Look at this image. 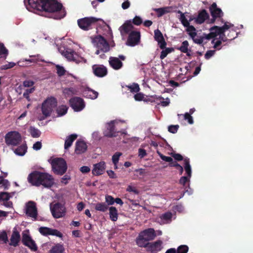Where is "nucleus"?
<instances>
[{
    "mask_svg": "<svg viewBox=\"0 0 253 253\" xmlns=\"http://www.w3.org/2000/svg\"><path fill=\"white\" fill-rule=\"evenodd\" d=\"M134 28L131 20H127L119 29L122 36L128 35L126 44L131 47L138 45L141 41V35L140 31L134 30Z\"/></svg>",
    "mask_w": 253,
    "mask_h": 253,
    "instance_id": "obj_1",
    "label": "nucleus"
},
{
    "mask_svg": "<svg viewBox=\"0 0 253 253\" xmlns=\"http://www.w3.org/2000/svg\"><path fill=\"white\" fill-rule=\"evenodd\" d=\"M28 180L33 185L39 186L42 185L47 188L50 187L54 183V179L51 175L37 171L28 175Z\"/></svg>",
    "mask_w": 253,
    "mask_h": 253,
    "instance_id": "obj_2",
    "label": "nucleus"
},
{
    "mask_svg": "<svg viewBox=\"0 0 253 253\" xmlns=\"http://www.w3.org/2000/svg\"><path fill=\"white\" fill-rule=\"evenodd\" d=\"M43 9L41 12L45 13H56L54 19H61L65 16V12L62 9V5L55 0H44Z\"/></svg>",
    "mask_w": 253,
    "mask_h": 253,
    "instance_id": "obj_3",
    "label": "nucleus"
},
{
    "mask_svg": "<svg viewBox=\"0 0 253 253\" xmlns=\"http://www.w3.org/2000/svg\"><path fill=\"white\" fill-rule=\"evenodd\" d=\"M156 236L154 228H149L140 232L136 239V245L139 247L146 248L149 241H152Z\"/></svg>",
    "mask_w": 253,
    "mask_h": 253,
    "instance_id": "obj_4",
    "label": "nucleus"
},
{
    "mask_svg": "<svg viewBox=\"0 0 253 253\" xmlns=\"http://www.w3.org/2000/svg\"><path fill=\"white\" fill-rule=\"evenodd\" d=\"M48 162L52 166L53 172L59 175L63 174L67 170V167L65 161L61 158H50Z\"/></svg>",
    "mask_w": 253,
    "mask_h": 253,
    "instance_id": "obj_5",
    "label": "nucleus"
},
{
    "mask_svg": "<svg viewBox=\"0 0 253 253\" xmlns=\"http://www.w3.org/2000/svg\"><path fill=\"white\" fill-rule=\"evenodd\" d=\"M92 43L98 49L95 52L99 54L100 51L106 52L109 51L110 46L106 40L101 36H97L92 38Z\"/></svg>",
    "mask_w": 253,
    "mask_h": 253,
    "instance_id": "obj_6",
    "label": "nucleus"
},
{
    "mask_svg": "<svg viewBox=\"0 0 253 253\" xmlns=\"http://www.w3.org/2000/svg\"><path fill=\"white\" fill-rule=\"evenodd\" d=\"M125 121L115 120L112 121V137L126 135Z\"/></svg>",
    "mask_w": 253,
    "mask_h": 253,
    "instance_id": "obj_7",
    "label": "nucleus"
},
{
    "mask_svg": "<svg viewBox=\"0 0 253 253\" xmlns=\"http://www.w3.org/2000/svg\"><path fill=\"white\" fill-rule=\"evenodd\" d=\"M56 105V100L53 97H48L44 100L42 105V111L44 117L49 116Z\"/></svg>",
    "mask_w": 253,
    "mask_h": 253,
    "instance_id": "obj_8",
    "label": "nucleus"
},
{
    "mask_svg": "<svg viewBox=\"0 0 253 253\" xmlns=\"http://www.w3.org/2000/svg\"><path fill=\"white\" fill-rule=\"evenodd\" d=\"M21 137L17 131H11L5 136V142L7 145H16L21 141Z\"/></svg>",
    "mask_w": 253,
    "mask_h": 253,
    "instance_id": "obj_9",
    "label": "nucleus"
},
{
    "mask_svg": "<svg viewBox=\"0 0 253 253\" xmlns=\"http://www.w3.org/2000/svg\"><path fill=\"white\" fill-rule=\"evenodd\" d=\"M99 19L93 17H85L78 20V24L80 28L84 30H88L90 26L98 21Z\"/></svg>",
    "mask_w": 253,
    "mask_h": 253,
    "instance_id": "obj_10",
    "label": "nucleus"
},
{
    "mask_svg": "<svg viewBox=\"0 0 253 253\" xmlns=\"http://www.w3.org/2000/svg\"><path fill=\"white\" fill-rule=\"evenodd\" d=\"M52 215L54 218H59L63 216L65 212V208L59 203H56L53 206H50Z\"/></svg>",
    "mask_w": 253,
    "mask_h": 253,
    "instance_id": "obj_11",
    "label": "nucleus"
},
{
    "mask_svg": "<svg viewBox=\"0 0 253 253\" xmlns=\"http://www.w3.org/2000/svg\"><path fill=\"white\" fill-rule=\"evenodd\" d=\"M215 35L210 32L209 34H203L201 36H198L197 35V33H192L190 34V37L193 40L194 42L201 44L206 40H210V39H213V37Z\"/></svg>",
    "mask_w": 253,
    "mask_h": 253,
    "instance_id": "obj_12",
    "label": "nucleus"
},
{
    "mask_svg": "<svg viewBox=\"0 0 253 253\" xmlns=\"http://www.w3.org/2000/svg\"><path fill=\"white\" fill-rule=\"evenodd\" d=\"M70 104L73 109L76 112L82 111L85 107V103L83 99L75 97L70 100Z\"/></svg>",
    "mask_w": 253,
    "mask_h": 253,
    "instance_id": "obj_13",
    "label": "nucleus"
},
{
    "mask_svg": "<svg viewBox=\"0 0 253 253\" xmlns=\"http://www.w3.org/2000/svg\"><path fill=\"white\" fill-rule=\"evenodd\" d=\"M15 192L7 193L1 192L0 193V204L6 208H12V203L9 201L10 198L12 197Z\"/></svg>",
    "mask_w": 253,
    "mask_h": 253,
    "instance_id": "obj_14",
    "label": "nucleus"
},
{
    "mask_svg": "<svg viewBox=\"0 0 253 253\" xmlns=\"http://www.w3.org/2000/svg\"><path fill=\"white\" fill-rule=\"evenodd\" d=\"M39 231L43 236L52 235L59 238H62L63 237L62 234L58 230L47 227H40L39 228Z\"/></svg>",
    "mask_w": 253,
    "mask_h": 253,
    "instance_id": "obj_15",
    "label": "nucleus"
},
{
    "mask_svg": "<svg viewBox=\"0 0 253 253\" xmlns=\"http://www.w3.org/2000/svg\"><path fill=\"white\" fill-rule=\"evenodd\" d=\"M26 213L28 216L34 218V220L37 219L38 211L35 203L30 201L26 204Z\"/></svg>",
    "mask_w": 253,
    "mask_h": 253,
    "instance_id": "obj_16",
    "label": "nucleus"
},
{
    "mask_svg": "<svg viewBox=\"0 0 253 253\" xmlns=\"http://www.w3.org/2000/svg\"><path fill=\"white\" fill-rule=\"evenodd\" d=\"M59 50L62 55H63L67 60L69 61H73L77 63L78 61H80V60L78 59V55L72 49L66 48L64 49L63 50L60 49Z\"/></svg>",
    "mask_w": 253,
    "mask_h": 253,
    "instance_id": "obj_17",
    "label": "nucleus"
},
{
    "mask_svg": "<svg viewBox=\"0 0 253 253\" xmlns=\"http://www.w3.org/2000/svg\"><path fill=\"white\" fill-rule=\"evenodd\" d=\"M154 39L158 42L160 49H164L167 45L164 36L161 31L157 29L154 31Z\"/></svg>",
    "mask_w": 253,
    "mask_h": 253,
    "instance_id": "obj_18",
    "label": "nucleus"
},
{
    "mask_svg": "<svg viewBox=\"0 0 253 253\" xmlns=\"http://www.w3.org/2000/svg\"><path fill=\"white\" fill-rule=\"evenodd\" d=\"M126 59V57L123 55H119L118 57H113V56H112V68L117 70L121 69L123 66V63L122 61H124Z\"/></svg>",
    "mask_w": 253,
    "mask_h": 253,
    "instance_id": "obj_19",
    "label": "nucleus"
},
{
    "mask_svg": "<svg viewBox=\"0 0 253 253\" xmlns=\"http://www.w3.org/2000/svg\"><path fill=\"white\" fill-rule=\"evenodd\" d=\"M210 12L212 17H216L217 18H222L224 15V13L222 11L221 9L217 7L216 3L213 2L210 6Z\"/></svg>",
    "mask_w": 253,
    "mask_h": 253,
    "instance_id": "obj_20",
    "label": "nucleus"
},
{
    "mask_svg": "<svg viewBox=\"0 0 253 253\" xmlns=\"http://www.w3.org/2000/svg\"><path fill=\"white\" fill-rule=\"evenodd\" d=\"M162 241L157 240L154 242H150L146 248L148 251L152 253L160 252L162 248Z\"/></svg>",
    "mask_w": 253,
    "mask_h": 253,
    "instance_id": "obj_21",
    "label": "nucleus"
},
{
    "mask_svg": "<svg viewBox=\"0 0 253 253\" xmlns=\"http://www.w3.org/2000/svg\"><path fill=\"white\" fill-rule=\"evenodd\" d=\"M106 168L104 162L94 164L92 170V173L94 175H99L103 173Z\"/></svg>",
    "mask_w": 253,
    "mask_h": 253,
    "instance_id": "obj_22",
    "label": "nucleus"
},
{
    "mask_svg": "<svg viewBox=\"0 0 253 253\" xmlns=\"http://www.w3.org/2000/svg\"><path fill=\"white\" fill-rule=\"evenodd\" d=\"M94 74L98 77H102L107 74L106 68L103 65H94L92 66Z\"/></svg>",
    "mask_w": 253,
    "mask_h": 253,
    "instance_id": "obj_23",
    "label": "nucleus"
},
{
    "mask_svg": "<svg viewBox=\"0 0 253 253\" xmlns=\"http://www.w3.org/2000/svg\"><path fill=\"white\" fill-rule=\"evenodd\" d=\"M20 240V235L19 232L17 230L16 228H14L12 231V235L10 239L9 245L13 247L17 246Z\"/></svg>",
    "mask_w": 253,
    "mask_h": 253,
    "instance_id": "obj_24",
    "label": "nucleus"
},
{
    "mask_svg": "<svg viewBox=\"0 0 253 253\" xmlns=\"http://www.w3.org/2000/svg\"><path fill=\"white\" fill-rule=\"evenodd\" d=\"M106 201L107 204L104 203H98L94 204V208L96 210L101 211H105L108 209V205L111 204V196L106 197Z\"/></svg>",
    "mask_w": 253,
    "mask_h": 253,
    "instance_id": "obj_25",
    "label": "nucleus"
},
{
    "mask_svg": "<svg viewBox=\"0 0 253 253\" xmlns=\"http://www.w3.org/2000/svg\"><path fill=\"white\" fill-rule=\"evenodd\" d=\"M209 14L206 9H202L199 12L197 17L195 19L197 24H202L205 22L206 19H209Z\"/></svg>",
    "mask_w": 253,
    "mask_h": 253,
    "instance_id": "obj_26",
    "label": "nucleus"
},
{
    "mask_svg": "<svg viewBox=\"0 0 253 253\" xmlns=\"http://www.w3.org/2000/svg\"><path fill=\"white\" fill-rule=\"evenodd\" d=\"M87 149L86 143L83 141H77L76 143L75 152L80 154L84 153Z\"/></svg>",
    "mask_w": 253,
    "mask_h": 253,
    "instance_id": "obj_27",
    "label": "nucleus"
},
{
    "mask_svg": "<svg viewBox=\"0 0 253 253\" xmlns=\"http://www.w3.org/2000/svg\"><path fill=\"white\" fill-rule=\"evenodd\" d=\"M83 94L87 98L95 99L98 97V93L94 90L88 88L84 90Z\"/></svg>",
    "mask_w": 253,
    "mask_h": 253,
    "instance_id": "obj_28",
    "label": "nucleus"
},
{
    "mask_svg": "<svg viewBox=\"0 0 253 253\" xmlns=\"http://www.w3.org/2000/svg\"><path fill=\"white\" fill-rule=\"evenodd\" d=\"M231 26H233V25H228L226 23H225L222 27H218V26H213L212 27L210 28V31H213L214 30H216L217 34H222L223 33H225L226 30H228L230 28Z\"/></svg>",
    "mask_w": 253,
    "mask_h": 253,
    "instance_id": "obj_29",
    "label": "nucleus"
},
{
    "mask_svg": "<svg viewBox=\"0 0 253 253\" xmlns=\"http://www.w3.org/2000/svg\"><path fill=\"white\" fill-rule=\"evenodd\" d=\"M77 135L75 134H71L68 136L65 142L64 148L68 149L72 144L73 141L77 138Z\"/></svg>",
    "mask_w": 253,
    "mask_h": 253,
    "instance_id": "obj_30",
    "label": "nucleus"
},
{
    "mask_svg": "<svg viewBox=\"0 0 253 253\" xmlns=\"http://www.w3.org/2000/svg\"><path fill=\"white\" fill-rule=\"evenodd\" d=\"M49 253H65V249L62 245L57 244L55 245L54 246L52 247V248L49 251Z\"/></svg>",
    "mask_w": 253,
    "mask_h": 253,
    "instance_id": "obj_31",
    "label": "nucleus"
},
{
    "mask_svg": "<svg viewBox=\"0 0 253 253\" xmlns=\"http://www.w3.org/2000/svg\"><path fill=\"white\" fill-rule=\"evenodd\" d=\"M171 8L169 7L155 8L154 10L157 13V16L160 17L163 16L164 14L169 13Z\"/></svg>",
    "mask_w": 253,
    "mask_h": 253,
    "instance_id": "obj_32",
    "label": "nucleus"
},
{
    "mask_svg": "<svg viewBox=\"0 0 253 253\" xmlns=\"http://www.w3.org/2000/svg\"><path fill=\"white\" fill-rule=\"evenodd\" d=\"M184 168L186 172V174L187 175V176L189 177V178H190L192 176V170H191V167L190 165V162L189 159H185L184 160Z\"/></svg>",
    "mask_w": 253,
    "mask_h": 253,
    "instance_id": "obj_33",
    "label": "nucleus"
},
{
    "mask_svg": "<svg viewBox=\"0 0 253 253\" xmlns=\"http://www.w3.org/2000/svg\"><path fill=\"white\" fill-rule=\"evenodd\" d=\"M162 49V50L160 55V58L161 59H165L169 54L170 53L172 52V51H173V48L170 47L167 48L166 47L165 48Z\"/></svg>",
    "mask_w": 253,
    "mask_h": 253,
    "instance_id": "obj_34",
    "label": "nucleus"
},
{
    "mask_svg": "<svg viewBox=\"0 0 253 253\" xmlns=\"http://www.w3.org/2000/svg\"><path fill=\"white\" fill-rule=\"evenodd\" d=\"M27 151V147L25 145H22L19 147H18L17 148H16L14 152L15 153L19 156H23L25 155Z\"/></svg>",
    "mask_w": 253,
    "mask_h": 253,
    "instance_id": "obj_35",
    "label": "nucleus"
},
{
    "mask_svg": "<svg viewBox=\"0 0 253 253\" xmlns=\"http://www.w3.org/2000/svg\"><path fill=\"white\" fill-rule=\"evenodd\" d=\"M211 33H213L214 35L213 36V38H215L217 37V35H219V40H221V42L223 41V42H225V41H227L229 40L228 38L227 37V35L225 34V33H223L222 34H217L216 33V30H214L213 31H210Z\"/></svg>",
    "mask_w": 253,
    "mask_h": 253,
    "instance_id": "obj_36",
    "label": "nucleus"
},
{
    "mask_svg": "<svg viewBox=\"0 0 253 253\" xmlns=\"http://www.w3.org/2000/svg\"><path fill=\"white\" fill-rule=\"evenodd\" d=\"M122 155L121 152H116L115 154H114L112 157V161L113 162V163L114 165L115 168L117 169V164L118 162V161L119 160L120 157Z\"/></svg>",
    "mask_w": 253,
    "mask_h": 253,
    "instance_id": "obj_37",
    "label": "nucleus"
},
{
    "mask_svg": "<svg viewBox=\"0 0 253 253\" xmlns=\"http://www.w3.org/2000/svg\"><path fill=\"white\" fill-rule=\"evenodd\" d=\"M33 239L31 237L29 234L28 230H25L22 233V241L23 243L28 242L30 241H32Z\"/></svg>",
    "mask_w": 253,
    "mask_h": 253,
    "instance_id": "obj_38",
    "label": "nucleus"
},
{
    "mask_svg": "<svg viewBox=\"0 0 253 253\" xmlns=\"http://www.w3.org/2000/svg\"><path fill=\"white\" fill-rule=\"evenodd\" d=\"M126 87L128 88L131 92H137L140 90L139 85L135 83H133L130 85H126Z\"/></svg>",
    "mask_w": 253,
    "mask_h": 253,
    "instance_id": "obj_39",
    "label": "nucleus"
},
{
    "mask_svg": "<svg viewBox=\"0 0 253 253\" xmlns=\"http://www.w3.org/2000/svg\"><path fill=\"white\" fill-rule=\"evenodd\" d=\"M68 107L66 105L59 106L57 109V112L59 116H62L66 114Z\"/></svg>",
    "mask_w": 253,
    "mask_h": 253,
    "instance_id": "obj_40",
    "label": "nucleus"
},
{
    "mask_svg": "<svg viewBox=\"0 0 253 253\" xmlns=\"http://www.w3.org/2000/svg\"><path fill=\"white\" fill-rule=\"evenodd\" d=\"M23 244L29 247L32 251H36L38 249L36 244L33 240L23 243Z\"/></svg>",
    "mask_w": 253,
    "mask_h": 253,
    "instance_id": "obj_41",
    "label": "nucleus"
},
{
    "mask_svg": "<svg viewBox=\"0 0 253 253\" xmlns=\"http://www.w3.org/2000/svg\"><path fill=\"white\" fill-rule=\"evenodd\" d=\"M8 54V50L4 47V45L0 43V58H5Z\"/></svg>",
    "mask_w": 253,
    "mask_h": 253,
    "instance_id": "obj_42",
    "label": "nucleus"
},
{
    "mask_svg": "<svg viewBox=\"0 0 253 253\" xmlns=\"http://www.w3.org/2000/svg\"><path fill=\"white\" fill-rule=\"evenodd\" d=\"M29 132L33 137H38L40 136V131L34 127H30Z\"/></svg>",
    "mask_w": 253,
    "mask_h": 253,
    "instance_id": "obj_43",
    "label": "nucleus"
},
{
    "mask_svg": "<svg viewBox=\"0 0 253 253\" xmlns=\"http://www.w3.org/2000/svg\"><path fill=\"white\" fill-rule=\"evenodd\" d=\"M189 46L188 42L187 40L184 41L181 45L179 48V49L181 52L182 53H187V51L188 50V47Z\"/></svg>",
    "mask_w": 253,
    "mask_h": 253,
    "instance_id": "obj_44",
    "label": "nucleus"
},
{
    "mask_svg": "<svg viewBox=\"0 0 253 253\" xmlns=\"http://www.w3.org/2000/svg\"><path fill=\"white\" fill-rule=\"evenodd\" d=\"M189 247L186 245H181L176 249V253H187L188 252Z\"/></svg>",
    "mask_w": 253,
    "mask_h": 253,
    "instance_id": "obj_45",
    "label": "nucleus"
},
{
    "mask_svg": "<svg viewBox=\"0 0 253 253\" xmlns=\"http://www.w3.org/2000/svg\"><path fill=\"white\" fill-rule=\"evenodd\" d=\"M104 134L108 137L111 136V123H107L105 126Z\"/></svg>",
    "mask_w": 253,
    "mask_h": 253,
    "instance_id": "obj_46",
    "label": "nucleus"
},
{
    "mask_svg": "<svg viewBox=\"0 0 253 253\" xmlns=\"http://www.w3.org/2000/svg\"><path fill=\"white\" fill-rule=\"evenodd\" d=\"M178 13H181V16L180 18L181 22L185 27H186V26L189 25V22H188V20L186 19L183 13H182L180 11H178Z\"/></svg>",
    "mask_w": 253,
    "mask_h": 253,
    "instance_id": "obj_47",
    "label": "nucleus"
},
{
    "mask_svg": "<svg viewBox=\"0 0 253 253\" xmlns=\"http://www.w3.org/2000/svg\"><path fill=\"white\" fill-rule=\"evenodd\" d=\"M0 185H1V186L4 189H7L9 187L10 184L7 180L4 179L2 176H0Z\"/></svg>",
    "mask_w": 253,
    "mask_h": 253,
    "instance_id": "obj_48",
    "label": "nucleus"
},
{
    "mask_svg": "<svg viewBox=\"0 0 253 253\" xmlns=\"http://www.w3.org/2000/svg\"><path fill=\"white\" fill-rule=\"evenodd\" d=\"M118 217V210L114 207H112V221H117Z\"/></svg>",
    "mask_w": 253,
    "mask_h": 253,
    "instance_id": "obj_49",
    "label": "nucleus"
},
{
    "mask_svg": "<svg viewBox=\"0 0 253 253\" xmlns=\"http://www.w3.org/2000/svg\"><path fill=\"white\" fill-rule=\"evenodd\" d=\"M8 242L7 234L5 231L0 233V242L6 243Z\"/></svg>",
    "mask_w": 253,
    "mask_h": 253,
    "instance_id": "obj_50",
    "label": "nucleus"
},
{
    "mask_svg": "<svg viewBox=\"0 0 253 253\" xmlns=\"http://www.w3.org/2000/svg\"><path fill=\"white\" fill-rule=\"evenodd\" d=\"M142 20L139 16H136L132 20H131L132 25L134 24L135 25H140L142 23Z\"/></svg>",
    "mask_w": 253,
    "mask_h": 253,
    "instance_id": "obj_51",
    "label": "nucleus"
},
{
    "mask_svg": "<svg viewBox=\"0 0 253 253\" xmlns=\"http://www.w3.org/2000/svg\"><path fill=\"white\" fill-rule=\"evenodd\" d=\"M35 90V87H32L30 88L26 89L23 93V96L28 100H30L29 94Z\"/></svg>",
    "mask_w": 253,
    "mask_h": 253,
    "instance_id": "obj_52",
    "label": "nucleus"
},
{
    "mask_svg": "<svg viewBox=\"0 0 253 253\" xmlns=\"http://www.w3.org/2000/svg\"><path fill=\"white\" fill-rule=\"evenodd\" d=\"M63 93L66 96H69L75 93V90L73 88H65L63 90Z\"/></svg>",
    "mask_w": 253,
    "mask_h": 253,
    "instance_id": "obj_53",
    "label": "nucleus"
},
{
    "mask_svg": "<svg viewBox=\"0 0 253 253\" xmlns=\"http://www.w3.org/2000/svg\"><path fill=\"white\" fill-rule=\"evenodd\" d=\"M56 68L57 70V73L59 76H63L65 74V70L62 66L57 65H56Z\"/></svg>",
    "mask_w": 253,
    "mask_h": 253,
    "instance_id": "obj_54",
    "label": "nucleus"
},
{
    "mask_svg": "<svg viewBox=\"0 0 253 253\" xmlns=\"http://www.w3.org/2000/svg\"><path fill=\"white\" fill-rule=\"evenodd\" d=\"M157 153L162 160L166 162H168L169 163H170V162L172 161V159L171 157L165 156L162 154L160 153L159 151H157Z\"/></svg>",
    "mask_w": 253,
    "mask_h": 253,
    "instance_id": "obj_55",
    "label": "nucleus"
},
{
    "mask_svg": "<svg viewBox=\"0 0 253 253\" xmlns=\"http://www.w3.org/2000/svg\"><path fill=\"white\" fill-rule=\"evenodd\" d=\"M30 57H32L33 58L30 59H25V61H28L30 62H36L39 61H43L42 60L40 59V55H37V56H30Z\"/></svg>",
    "mask_w": 253,
    "mask_h": 253,
    "instance_id": "obj_56",
    "label": "nucleus"
},
{
    "mask_svg": "<svg viewBox=\"0 0 253 253\" xmlns=\"http://www.w3.org/2000/svg\"><path fill=\"white\" fill-rule=\"evenodd\" d=\"M179 126L176 125H170L169 126L168 130L171 133H176L178 130Z\"/></svg>",
    "mask_w": 253,
    "mask_h": 253,
    "instance_id": "obj_57",
    "label": "nucleus"
},
{
    "mask_svg": "<svg viewBox=\"0 0 253 253\" xmlns=\"http://www.w3.org/2000/svg\"><path fill=\"white\" fill-rule=\"evenodd\" d=\"M189 178H189L188 176H182L179 180V183H180L181 185H182L185 188L186 187L185 184L187 181H189Z\"/></svg>",
    "mask_w": 253,
    "mask_h": 253,
    "instance_id": "obj_58",
    "label": "nucleus"
},
{
    "mask_svg": "<svg viewBox=\"0 0 253 253\" xmlns=\"http://www.w3.org/2000/svg\"><path fill=\"white\" fill-rule=\"evenodd\" d=\"M211 43L214 44L213 47L215 49H220V48L219 47L221 44V40L219 39V40H217L215 41V39H213L211 41Z\"/></svg>",
    "mask_w": 253,
    "mask_h": 253,
    "instance_id": "obj_59",
    "label": "nucleus"
},
{
    "mask_svg": "<svg viewBox=\"0 0 253 253\" xmlns=\"http://www.w3.org/2000/svg\"><path fill=\"white\" fill-rule=\"evenodd\" d=\"M184 119L185 120H187L188 123L189 124H193V120L192 118V117L191 116L190 114L189 113H185L184 115Z\"/></svg>",
    "mask_w": 253,
    "mask_h": 253,
    "instance_id": "obj_60",
    "label": "nucleus"
},
{
    "mask_svg": "<svg viewBox=\"0 0 253 253\" xmlns=\"http://www.w3.org/2000/svg\"><path fill=\"white\" fill-rule=\"evenodd\" d=\"M126 191L130 192H132L134 194L138 195L139 193V191L137 190L135 187L129 185L127 186Z\"/></svg>",
    "mask_w": 253,
    "mask_h": 253,
    "instance_id": "obj_61",
    "label": "nucleus"
},
{
    "mask_svg": "<svg viewBox=\"0 0 253 253\" xmlns=\"http://www.w3.org/2000/svg\"><path fill=\"white\" fill-rule=\"evenodd\" d=\"M215 54V50H208L205 55L206 59H209Z\"/></svg>",
    "mask_w": 253,
    "mask_h": 253,
    "instance_id": "obj_62",
    "label": "nucleus"
},
{
    "mask_svg": "<svg viewBox=\"0 0 253 253\" xmlns=\"http://www.w3.org/2000/svg\"><path fill=\"white\" fill-rule=\"evenodd\" d=\"M134 98L136 101H142L144 98V96L143 93L136 92V94L134 95Z\"/></svg>",
    "mask_w": 253,
    "mask_h": 253,
    "instance_id": "obj_63",
    "label": "nucleus"
},
{
    "mask_svg": "<svg viewBox=\"0 0 253 253\" xmlns=\"http://www.w3.org/2000/svg\"><path fill=\"white\" fill-rule=\"evenodd\" d=\"M147 155L146 151L145 149L139 148L138 149V156L140 159H142Z\"/></svg>",
    "mask_w": 253,
    "mask_h": 253,
    "instance_id": "obj_64",
    "label": "nucleus"
}]
</instances>
